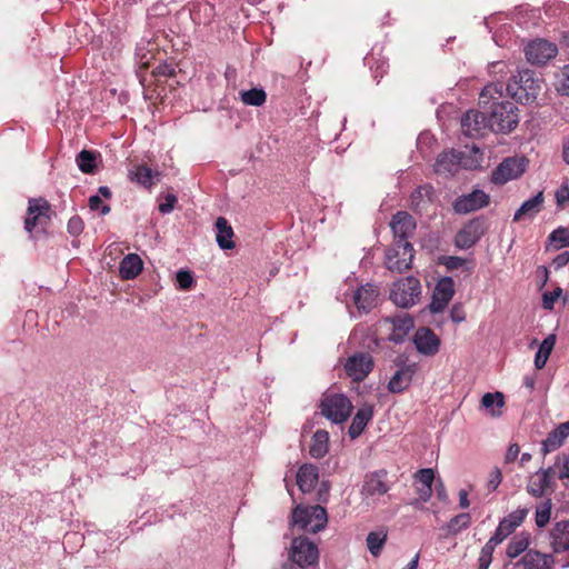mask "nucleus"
Returning a JSON list of instances; mask_svg holds the SVG:
<instances>
[{
  "instance_id": "1",
  "label": "nucleus",
  "mask_w": 569,
  "mask_h": 569,
  "mask_svg": "<svg viewBox=\"0 0 569 569\" xmlns=\"http://www.w3.org/2000/svg\"><path fill=\"white\" fill-rule=\"evenodd\" d=\"M479 103L487 110L490 130L509 133L519 123L517 104L503 97V84L500 82L487 84L479 97Z\"/></svg>"
},
{
  "instance_id": "2",
  "label": "nucleus",
  "mask_w": 569,
  "mask_h": 569,
  "mask_svg": "<svg viewBox=\"0 0 569 569\" xmlns=\"http://www.w3.org/2000/svg\"><path fill=\"white\" fill-rule=\"evenodd\" d=\"M416 227L415 218L407 211H398L392 216L390 228L395 243L386 254V264L390 271L403 272L411 268L415 250L409 239Z\"/></svg>"
},
{
  "instance_id": "3",
  "label": "nucleus",
  "mask_w": 569,
  "mask_h": 569,
  "mask_svg": "<svg viewBox=\"0 0 569 569\" xmlns=\"http://www.w3.org/2000/svg\"><path fill=\"white\" fill-rule=\"evenodd\" d=\"M506 90L512 99L521 103H530L536 100L541 90V86L539 80L535 79L532 71L523 70L512 77L506 86Z\"/></svg>"
},
{
  "instance_id": "4",
  "label": "nucleus",
  "mask_w": 569,
  "mask_h": 569,
  "mask_svg": "<svg viewBox=\"0 0 569 569\" xmlns=\"http://www.w3.org/2000/svg\"><path fill=\"white\" fill-rule=\"evenodd\" d=\"M328 521L327 511L319 505L301 507L292 511V522L305 531L317 533L322 530Z\"/></svg>"
},
{
  "instance_id": "5",
  "label": "nucleus",
  "mask_w": 569,
  "mask_h": 569,
  "mask_svg": "<svg viewBox=\"0 0 569 569\" xmlns=\"http://www.w3.org/2000/svg\"><path fill=\"white\" fill-rule=\"evenodd\" d=\"M289 559L302 569L317 566L319 560L318 547L307 537H296L291 541Z\"/></svg>"
},
{
  "instance_id": "6",
  "label": "nucleus",
  "mask_w": 569,
  "mask_h": 569,
  "mask_svg": "<svg viewBox=\"0 0 569 569\" xmlns=\"http://www.w3.org/2000/svg\"><path fill=\"white\" fill-rule=\"evenodd\" d=\"M420 295V281L415 277H407L393 283L390 299L401 308H410L419 301Z\"/></svg>"
},
{
  "instance_id": "7",
  "label": "nucleus",
  "mask_w": 569,
  "mask_h": 569,
  "mask_svg": "<svg viewBox=\"0 0 569 569\" xmlns=\"http://www.w3.org/2000/svg\"><path fill=\"white\" fill-rule=\"evenodd\" d=\"M321 413L335 423L345 422L352 410L351 401L340 393L326 395L320 403Z\"/></svg>"
},
{
  "instance_id": "8",
  "label": "nucleus",
  "mask_w": 569,
  "mask_h": 569,
  "mask_svg": "<svg viewBox=\"0 0 569 569\" xmlns=\"http://www.w3.org/2000/svg\"><path fill=\"white\" fill-rule=\"evenodd\" d=\"M387 478L388 472L385 469L367 473L361 488L363 501L369 505L386 495L390 489Z\"/></svg>"
},
{
  "instance_id": "9",
  "label": "nucleus",
  "mask_w": 569,
  "mask_h": 569,
  "mask_svg": "<svg viewBox=\"0 0 569 569\" xmlns=\"http://www.w3.org/2000/svg\"><path fill=\"white\" fill-rule=\"evenodd\" d=\"M527 167L525 158L509 157L505 159L491 173V181L502 186L510 180L521 177Z\"/></svg>"
},
{
  "instance_id": "10",
  "label": "nucleus",
  "mask_w": 569,
  "mask_h": 569,
  "mask_svg": "<svg viewBox=\"0 0 569 569\" xmlns=\"http://www.w3.org/2000/svg\"><path fill=\"white\" fill-rule=\"evenodd\" d=\"M372 369L373 359L368 352H356L345 362L346 375L355 382L363 381Z\"/></svg>"
},
{
  "instance_id": "11",
  "label": "nucleus",
  "mask_w": 569,
  "mask_h": 569,
  "mask_svg": "<svg viewBox=\"0 0 569 569\" xmlns=\"http://www.w3.org/2000/svg\"><path fill=\"white\" fill-rule=\"evenodd\" d=\"M555 563L551 555L537 550H528L516 561L505 562V569H552Z\"/></svg>"
},
{
  "instance_id": "12",
  "label": "nucleus",
  "mask_w": 569,
  "mask_h": 569,
  "mask_svg": "<svg viewBox=\"0 0 569 569\" xmlns=\"http://www.w3.org/2000/svg\"><path fill=\"white\" fill-rule=\"evenodd\" d=\"M455 296V281L451 277H442L436 283L429 310L431 313L442 312Z\"/></svg>"
},
{
  "instance_id": "13",
  "label": "nucleus",
  "mask_w": 569,
  "mask_h": 569,
  "mask_svg": "<svg viewBox=\"0 0 569 569\" xmlns=\"http://www.w3.org/2000/svg\"><path fill=\"white\" fill-rule=\"evenodd\" d=\"M488 129H490V124L487 110L483 112L469 110L461 119V130L469 138L481 137Z\"/></svg>"
},
{
  "instance_id": "14",
  "label": "nucleus",
  "mask_w": 569,
  "mask_h": 569,
  "mask_svg": "<svg viewBox=\"0 0 569 569\" xmlns=\"http://www.w3.org/2000/svg\"><path fill=\"white\" fill-rule=\"evenodd\" d=\"M49 211L50 203L47 200L42 198L31 199L28 206V216L24 220V229L31 233L39 226L44 228L50 220Z\"/></svg>"
},
{
  "instance_id": "15",
  "label": "nucleus",
  "mask_w": 569,
  "mask_h": 569,
  "mask_svg": "<svg viewBox=\"0 0 569 569\" xmlns=\"http://www.w3.org/2000/svg\"><path fill=\"white\" fill-rule=\"evenodd\" d=\"M526 58L532 64H545L557 56V46L543 39L531 41L526 47Z\"/></svg>"
},
{
  "instance_id": "16",
  "label": "nucleus",
  "mask_w": 569,
  "mask_h": 569,
  "mask_svg": "<svg viewBox=\"0 0 569 569\" xmlns=\"http://www.w3.org/2000/svg\"><path fill=\"white\" fill-rule=\"evenodd\" d=\"M489 196L482 190L461 196L453 202V209L457 213H469L489 204Z\"/></svg>"
},
{
  "instance_id": "17",
  "label": "nucleus",
  "mask_w": 569,
  "mask_h": 569,
  "mask_svg": "<svg viewBox=\"0 0 569 569\" xmlns=\"http://www.w3.org/2000/svg\"><path fill=\"white\" fill-rule=\"evenodd\" d=\"M385 323L388 325L391 330L389 340L396 343L403 342L415 327L413 318L408 313L386 318Z\"/></svg>"
},
{
  "instance_id": "18",
  "label": "nucleus",
  "mask_w": 569,
  "mask_h": 569,
  "mask_svg": "<svg viewBox=\"0 0 569 569\" xmlns=\"http://www.w3.org/2000/svg\"><path fill=\"white\" fill-rule=\"evenodd\" d=\"M465 153L461 151H443L440 153L435 163V171L439 174H453L460 167H467Z\"/></svg>"
},
{
  "instance_id": "19",
  "label": "nucleus",
  "mask_w": 569,
  "mask_h": 569,
  "mask_svg": "<svg viewBox=\"0 0 569 569\" xmlns=\"http://www.w3.org/2000/svg\"><path fill=\"white\" fill-rule=\"evenodd\" d=\"M161 177V172L153 170L147 163H139L132 167L128 172V178L131 182H134L148 190H150Z\"/></svg>"
},
{
  "instance_id": "20",
  "label": "nucleus",
  "mask_w": 569,
  "mask_h": 569,
  "mask_svg": "<svg viewBox=\"0 0 569 569\" xmlns=\"http://www.w3.org/2000/svg\"><path fill=\"white\" fill-rule=\"evenodd\" d=\"M413 342L417 350L425 356H433L439 351L440 339L430 328H419L415 333Z\"/></svg>"
},
{
  "instance_id": "21",
  "label": "nucleus",
  "mask_w": 569,
  "mask_h": 569,
  "mask_svg": "<svg viewBox=\"0 0 569 569\" xmlns=\"http://www.w3.org/2000/svg\"><path fill=\"white\" fill-rule=\"evenodd\" d=\"M569 437V421L560 423L551 430L541 443V452L543 456L560 448L565 440Z\"/></svg>"
},
{
  "instance_id": "22",
  "label": "nucleus",
  "mask_w": 569,
  "mask_h": 569,
  "mask_svg": "<svg viewBox=\"0 0 569 569\" xmlns=\"http://www.w3.org/2000/svg\"><path fill=\"white\" fill-rule=\"evenodd\" d=\"M545 202L543 191H539L535 197L526 200L516 211L512 221L519 222L525 219H533L542 209Z\"/></svg>"
},
{
  "instance_id": "23",
  "label": "nucleus",
  "mask_w": 569,
  "mask_h": 569,
  "mask_svg": "<svg viewBox=\"0 0 569 569\" xmlns=\"http://www.w3.org/2000/svg\"><path fill=\"white\" fill-rule=\"evenodd\" d=\"M530 546V533L519 532L515 535L507 545L506 548V562L516 561L522 557L529 549Z\"/></svg>"
},
{
  "instance_id": "24",
  "label": "nucleus",
  "mask_w": 569,
  "mask_h": 569,
  "mask_svg": "<svg viewBox=\"0 0 569 569\" xmlns=\"http://www.w3.org/2000/svg\"><path fill=\"white\" fill-rule=\"evenodd\" d=\"M378 291L375 286L366 284L360 287L353 295V302L359 311L369 312L375 308Z\"/></svg>"
},
{
  "instance_id": "25",
  "label": "nucleus",
  "mask_w": 569,
  "mask_h": 569,
  "mask_svg": "<svg viewBox=\"0 0 569 569\" xmlns=\"http://www.w3.org/2000/svg\"><path fill=\"white\" fill-rule=\"evenodd\" d=\"M372 417L373 407L371 405H363L361 408H359L348 430L350 438H358L363 432Z\"/></svg>"
},
{
  "instance_id": "26",
  "label": "nucleus",
  "mask_w": 569,
  "mask_h": 569,
  "mask_svg": "<svg viewBox=\"0 0 569 569\" xmlns=\"http://www.w3.org/2000/svg\"><path fill=\"white\" fill-rule=\"evenodd\" d=\"M415 373L413 366H405L397 370L388 383V390L392 393L405 391L411 383Z\"/></svg>"
},
{
  "instance_id": "27",
  "label": "nucleus",
  "mask_w": 569,
  "mask_h": 569,
  "mask_svg": "<svg viewBox=\"0 0 569 569\" xmlns=\"http://www.w3.org/2000/svg\"><path fill=\"white\" fill-rule=\"evenodd\" d=\"M551 546L555 552L569 550V521L557 522L551 531Z\"/></svg>"
},
{
  "instance_id": "28",
  "label": "nucleus",
  "mask_w": 569,
  "mask_h": 569,
  "mask_svg": "<svg viewBox=\"0 0 569 569\" xmlns=\"http://www.w3.org/2000/svg\"><path fill=\"white\" fill-rule=\"evenodd\" d=\"M318 482V468L313 465H303L297 473V485L302 492H310Z\"/></svg>"
},
{
  "instance_id": "29",
  "label": "nucleus",
  "mask_w": 569,
  "mask_h": 569,
  "mask_svg": "<svg viewBox=\"0 0 569 569\" xmlns=\"http://www.w3.org/2000/svg\"><path fill=\"white\" fill-rule=\"evenodd\" d=\"M142 260L136 253L127 254L120 262L119 272L122 279H134L142 271Z\"/></svg>"
},
{
  "instance_id": "30",
  "label": "nucleus",
  "mask_w": 569,
  "mask_h": 569,
  "mask_svg": "<svg viewBox=\"0 0 569 569\" xmlns=\"http://www.w3.org/2000/svg\"><path fill=\"white\" fill-rule=\"evenodd\" d=\"M216 229H217L216 240H217V243L219 244V247L223 250L234 248V242L232 240L233 230L226 218L219 217L216 220Z\"/></svg>"
},
{
  "instance_id": "31",
  "label": "nucleus",
  "mask_w": 569,
  "mask_h": 569,
  "mask_svg": "<svg viewBox=\"0 0 569 569\" xmlns=\"http://www.w3.org/2000/svg\"><path fill=\"white\" fill-rule=\"evenodd\" d=\"M528 515V509H517L500 520L498 527L509 537L521 526Z\"/></svg>"
},
{
  "instance_id": "32",
  "label": "nucleus",
  "mask_w": 569,
  "mask_h": 569,
  "mask_svg": "<svg viewBox=\"0 0 569 569\" xmlns=\"http://www.w3.org/2000/svg\"><path fill=\"white\" fill-rule=\"evenodd\" d=\"M480 239L478 224L472 222L461 229L456 236V244L461 249L471 248Z\"/></svg>"
},
{
  "instance_id": "33",
  "label": "nucleus",
  "mask_w": 569,
  "mask_h": 569,
  "mask_svg": "<svg viewBox=\"0 0 569 569\" xmlns=\"http://www.w3.org/2000/svg\"><path fill=\"white\" fill-rule=\"evenodd\" d=\"M505 406V396L500 391L487 392L481 398V407L489 410L492 417H500Z\"/></svg>"
},
{
  "instance_id": "34",
  "label": "nucleus",
  "mask_w": 569,
  "mask_h": 569,
  "mask_svg": "<svg viewBox=\"0 0 569 569\" xmlns=\"http://www.w3.org/2000/svg\"><path fill=\"white\" fill-rule=\"evenodd\" d=\"M328 431L317 430L312 437V442L309 450L310 455L316 459L325 457L326 453L328 452Z\"/></svg>"
},
{
  "instance_id": "35",
  "label": "nucleus",
  "mask_w": 569,
  "mask_h": 569,
  "mask_svg": "<svg viewBox=\"0 0 569 569\" xmlns=\"http://www.w3.org/2000/svg\"><path fill=\"white\" fill-rule=\"evenodd\" d=\"M387 537H388L387 530H385V529H379L377 531H370L368 533L366 542H367L369 552L373 557L380 556V553L383 549V546L387 542Z\"/></svg>"
},
{
  "instance_id": "36",
  "label": "nucleus",
  "mask_w": 569,
  "mask_h": 569,
  "mask_svg": "<svg viewBox=\"0 0 569 569\" xmlns=\"http://www.w3.org/2000/svg\"><path fill=\"white\" fill-rule=\"evenodd\" d=\"M555 335H549L547 338L542 340L535 357V366L537 369H542L546 366L548 358L555 347Z\"/></svg>"
},
{
  "instance_id": "37",
  "label": "nucleus",
  "mask_w": 569,
  "mask_h": 569,
  "mask_svg": "<svg viewBox=\"0 0 569 569\" xmlns=\"http://www.w3.org/2000/svg\"><path fill=\"white\" fill-rule=\"evenodd\" d=\"M551 486L550 481L547 479L546 475H540L536 472L529 479L527 485V491L533 497H541L545 495L547 489Z\"/></svg>"
},
{
  "instance_id": "38",
  "label": "nucleus",
  "mask_w": 569,
  "mask_h": 569,
  "mask_svg": "<svg viewBox=\"0 0 569 569\" xmlns=\"http://www.w3.org/2000/svg\"><path fill=\"white\" fill-rule=\"evenodd\" d=\"M76 162L83 173H93L97 167V152L82 150L77 156Z\"/></svg>"
},
{
  "instance_id": "39",
  "label": "nucleus",
  "mask_w": 569,
  "mask_h": 569,
  "mask_svg": "<svg viewBox=\"0 0 569 569\" xmlns=\"http://www.w3.org/2000/svg\"><path fill=\"white\" fill-rule=\"evenodd\" d=\"M241 100L247 106L260 107L266 102L267 94L262 89L252 88L241 92Z\"/></svg>"
},
{
  "instance_id": "40",
  "label": "nucleus",
  "mask_w": 569,
  "mask_h": 569,
  "mask_svg": "<svg viewBox=\"0 0 569 569\" xmlns=\"http://www.w3.org/2000/svg\"><path fill=\"white\" fill-rule=\"evenodd\" d=\"M471 523V517L468 512L459 513L450 519L447 525L451 535L459 533L462 529H467Z\"/></svg>"
},
{
  "instance_id": "41",
  "label": "nucleus",
  "mask_w": 569,
  "mask_h": 569,
  "mask_svg": "<svg viewBox=\"0 0 569 569\" xmlns=\"http://www.w3.org/2000/svg\"><path fill=\"white\" fill-rule=\"evenodd\" d=\"M548 241L553 244L555 249L569 247V228L559 227L555 229L549 236Z\"/></svg>"
},
{
  "instance_id": "42",
  "label": "nucleus",
  "mask_w": 569,
  "mask_h": 569,
  "mask_svg": "<svg viewBox=\"0 0 569 569\" xmlns=\"http://www.w3.org/2000/svg\"><path fill=\"white\" fill-rule=\"evenodd\" d=\"M551 517V500L546 499L536 509V525L539 528H543L550 520Z\"/></svg>"
},
{
  "instance_id": "43",
  "label": "nucleus",
  "mask_w": 569,
  "mask_h": 569,
  "mask_svg": "<svg viewBox=\"0 0 569 569\" xmlns=\"http://www.w3.org/2000/svg\"><path fill=\"white\" fill-rule=\"evenodd\" d=\"M496 548L491 542H486L478 558V569H488L490 567Z\"/></svg>"
},
{
  "instance_id": "44",
  "label": "nucleus",
  "mask_w": 569,
  "mask_h": 569,
  "mask_svg": "<svg viewBox=\"0 0 569 569\" xmlns=\"http://www.w3.org/2000/svg\"><path fill=\"white\" fill-rule=\"evenodd\" d=\"M557 90L561 94L569 96V64L565 66L557 76Z\"/></svg>"
},
{
  "instance_id": "45",
  "label": "nucleus",
  "mask_w": 569,
  "mask_h": 569,
  "mask_svg": "<svg viewBox=\"0 0 569 569\" xmlns=\"http://www.w3.org/2000/svg\"><path fill=\"white\" fill-rule=\"evenodd\" d=\"M555 468L558 470L560 480L569 479V456H558L555 461Z\"/></svg>"
},
{
  "instance_id": "46",
  "label": "nucleus",
  "mask_w": 569,
  "mask_h": 569,
  "mask_svg": "<svg viewBox=\"0 0 569 569\" xmlns=\"http://www.w3.org/2000/svg\"><path fill=\"white\" fill-rule=\"evenodd\" d=\"M177 283L181 290H189L192 288L194 280L192 273L188 270H180L176 276Z\"/></svg>"
},
{
  "instance_id": "47",
  "label": "nucleus",
  "mask_w": 569,
  "mask_h": 569,
  "mask_svg": "<svg viewBox=\"0 0 569 569\" xmlns=\"http://www.w3.org/2000/svg\"><path fill=\"white\" fill-rule=\"evenodd\" d=\"M415 479L423 486L432 487L435 472L430 468L420 469L415 473Z\"/></svg>"
},
{
  "instance_id": "48",
  "label": "nucleus",
  "mask_w": 569,
  "mask_h": 569,
  "mask_svg": "<svg viewBox=\"0 0 569 569\" xmlns=\"http://www.w3.org/2000/svg\"><path fill=\"white\" fill-rule=\"evenodd\" d=\"M561 293H562V289L559 287L552 291L545 292L542 296L543 308L547 310H551L553 308L556 300L561 296Z\"/></svg>"
},
{
  "instance_id": "49",
  "label": "nucleus",
  "mask_w": 569,
  "mask_h": 569,
  "mask_svg": "<svg viewBox=\"0 0 569 569\" xmlns=\"http://www.w3.org/2000/svg\"><path fill=\"white\" fill-rule=\"evenodd\" d=\"M502 481V472L499 468H493L490 473L487 481V488L490 492L496 491L499 485Z\"/></svg>"
},
{
  "instance_id": "50",
  "label": "nucleus",
  "mask_w": 569,
  "mask_h": 569,
  "mask_svg": "<svg viewBox=\"0 0 569 569\" xmlns=\"http://www.w3.org/2000/svg\"><path fill=\"white\" fill-rule=\"evenodd\" d=\"M68 232L71 236H79L84 229L83 220L79 216H73L68 221Z\"/></svg>"
},
{
  "instance_id": "51",
  "label": "nucleus",
  "mask_w": 569,
  "mask_h": 569,
  "mask_svg": "<svg viewBox=\"0 0 569 569\" xmlns=\"http://www.w3.org/2000/svg\"><path fill=\"white\" fill-rule=\"evenodd\" d=\"M177 202V196L173 193H168L164 196V201L159 203V211L163 214L169 213L174 209Z\"/></svg>"
},
{
  "instance_id": "52",
  "label": "nucleus",
  "mask_w": 569,
  "mask_h": 569,
  "mask_svg": "<svg viewBox=\"0 0 569 569\" xmlns=\"http://www.w3.org/2000/svg\"><path fill=\"white\" fill-rule=\"evenodd\" d=\"M557 204L563 207L569 202V186L567 182L562 183L555 193Z\"/></svg>"
},
{
  "instance_id": "53",
  "label": "nucleus",
  "mask_w": 569,
  "mask_h": 569,
  "mask_svg": "<svg viewBox=\"0 0 569 569\" xmlns=\"http://www.w3.org/2000/svg\"><path fill=\"white\" fill-rule=\"evenodd\" d=\"M450 318L455 323H460L466 320V311L461 302H457L450 310Z\"/></svg>"
},
{
  "instance_id": "54",
  "label": "nucleus",
  "mask_w": 569,
  "mask_h": 569,
  "mask_svg": "<svg viewBox=\"0 0 569 569\" xmlns=\"http://www.w3.org/2000/svg\"><path fill=\"white\" fill-rule=\"evenodd\" d=\"M520 453V447L518 443H512L509 446L506 456H505V462L511 463L517 460L518 456Z\"/></svg>"
},
{
  "instance_id": "55",
  "label": "nucleus",
  "mask_w": 569,
  "mask_h": 569,
  "mask_svg": "<svg viewBox=\"0 0 569 569\" xmlns=\"http://www.w3.org/2000/svg\"><path fill=\"white\" fill-rule=\"evenodd\" d=\"M443 263L449 270L459 269L465 264V259L460 257H446Z\"/></svg>"
},
{
  "instance_id": "56",
  "label": "nucleus",
  "mask_w": 569,
  "mask_h": 569,
  "mask_svg": "<svg viewBox=\"0 0 569 569\" xmlns=\"http://www.w3.org/2000/svg\"><path fill=\"white\" fill-rule=\"evenodd\" d=\"M569 262V251H563L561 252L560 254H558L553 261H552V266L555 267V269H561L562 267H565L567 263Z\"/></svg>"
},
{
  "instance_id": "57",
  "label": "nucleus",
  "mask_w": 569,
  "mask_h": 569,
  "mask_svg": "<svg viewBox=\"0 0 569 569\" xmlns=\"http://www.w3.org/2000/svg\"><path fill=\"white\" fill-rule=\"evenodd\" d=\"M507 538L508 536L499 527H497L496 531L488 541L491 542L495 547H497Z\"/></svg>"
},
{
  "instance_id": "58",
  "label": "nucleus",
  "mask_w": 569,
  "mask_h": 569,
  "mask_svg": "<svg viewBox=\"0 0 569 569\" xmlns=\"http://www.w3.org/2000/svg\"><path fill=\"white\" fill-rule=\"evenodd\" d=\"M417 492L419 495V498L422 501L427 502L432 496V487L421 485V487L417 488Z\"/></svg>"
},
{
  "instance_id": "59",
  "label": "nucleus",
  "mask_w": 569,
  "mask_h": 569,
  "mask_svg": "<svg viewBox=\"0 0 569 569\" xmlns=\"http://www.w3.org/2000/svg\"><path fill=\"white\" fill-rule=\"evenodd\" d=\"M459 506L462 509H467L470 506V501L468 499V491L465 489H461L459 491Z\"/></svg>"
},
{
  "instance_id": "60",
  "label": "nucleus",
  "mask_w": 569,
  "mask_h": 569,
  "mask_svg": "<svg viewBox=\"0 0 569 569\" xmlns=\"http://www.w3.org/2000/svg\"><path fill=\"white\" fill-rule=\"evenodd\" d=\"M102 206V200L99 194L89 198V208L91 210H99Z\"/></svg>"
},
{
  "instance_id": "61",
  "label": "nucleus",
  "mask_w": 569,
  "mask_h": 569,
  "mask_svg": "<svg viewBox=\"0 0 569 569\" xmlns=\"http://www.w3.org/2000/svg\"><path fill=\"white\" fill-rule=\"evenodd\" d=\"M156 73H157V74H162V76H169V77H171V76H173L174 70H173L171 67H169V66L164 64V66H159V67L157 68Z\"/></svg>"
},
{
  "instance_id": "62",
  "label": "nucleus",
  "mask_w": 569,
  "mask_h": 569,
  "mask_svg": "<svg viewBox=\"0 0 569 569\" xmlns=\"http://www.w3.org/2000/svg\"><path fill=\"white\" fill-rule=\"evenodd\" d=\"M537 273L542 277V286H545L547 283L548 277H549V271H548L547 267L540 266L537 270Z\"/></svg>"
},
{
  "instance_id": "63",
  "label": "nucleus",
  "mask_w": 569,
  "mask_h": 569,
  "mask_svg": "<svg viewBox=\"0 0 569 569\" xmlns=\"http://www.w3.org/2000/svg\"><path fill=\"white\" fill-rule=\"evenodd\" d=\"M562 158L563 161L569 164V138L563 142L562 146Z\"/></svg>"
},
{
  "instance_id": "64",
  "label": "nucleus",
  "mask_w": 569,
  "mask_h": 569,
  "mask_svg": "<svg viewBox=\"0 0 569 569\" xmlns=\"http://www.w3.org/2000/svg\"><path fill=\"white\" fill-rule=\"evenodd\" d=\"M556 468L555 466L553 467H549L547 469H542L540 471H538L540 475H546L547 476V479L551 482L555 473H556Z\"/></svg>"
}]
</instances>
